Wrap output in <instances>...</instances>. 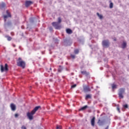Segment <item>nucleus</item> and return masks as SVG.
<instances>
[{
  "label": "nucleus",
  "mask_w": 129,
  "mask_h": 129,
  "mask_svg": "<svg viewBox=\"0 0 129 129\" xmlns=\"http://www.w3.org/2000/svg\"><path fill=\"white\" fill-rule=\"evenodd\" d=\"M114 41L115 42H116V38H114Z\"/></svg>",
  "instance_id": "37"
},
{
  "label": "nucleus",
  "mask_w": 129,
  "mask_h": 129,
  "mask_svg": "<svg viewBox=\"0 0 129 129\" xmlns=\"http://www.w3.org/2000/svg\"><path fill=\"white\" fill-rule=\"evenodd\" d=\"M52 25L56 30H60L61 29V25L58 22H52Z\"/></svg>",
  "instance_id": "5"
},
{
  "label": "nucleus",
  "mask_w": 129,
  "mask_h": 129,
  "mask_svg": "<svg viewBox=\"0 0 129 129\" xmlns=\"http://www.w3.org/2000/svg\"><path fill=\"white\" fill-rule=\"evenodd\" d=\"M35 18H30V22L32 24H33L34 22Z\"/></svg>",
  "instance_id": "22"
},
{
  "label": "nucleus",
  "mask_w": 129,
  "mask_h": 129,
  "mask_svg": "<svg viewBox=\"0 0 129 129\" xmlns=\"http://www.w3.org/2000/svg\"><path fill=\"white\" fill-rule=\"evenodd\" d=\"M31 5H33V2L26 1L25 3V6L26 7V8H28V7L31 6Z\"/></svg>",
  "instance_id": "13"
},
{
  "label": "nucleus",
  "mask_w": 129,
  "mask_h": 129,
  "mask_svg": "<svg viewBox=\"0 0 129 129\" xmlns=\"http://www.w3.org/2000/svg\"><path fill=\"white\" fill-rule=\"evenodd\" d=\"M102 45L103 47H104L105 48H108V47H109V45H110L109 40L108 39L103 40L102 42Z\"/></svg>",
  "instance_id": "3"
},
{
  "label": "nucleus",
  "mask_w": 129,
  "mask_h": 129,
  "mask_svg": "<svg viewBox=\"0 0 129 129\" xmlns=\"http://www.w3.org/2000/svg\"><path fill=\"white\" fill-rule=\"evenodd\" d=\"M13 47H16V45L14 44Z\"/></svg>",
  "instance_id": "40"
},
{
  "label": "nucleus",
  "mask_w": 129,
  "mask_h": 129,
  "mask_svg": "<svg viewBox=\"0 0 129 129\" xmlns=\"http://www.w3.org/2000/svg\"><path fill=\"white\" fill-rule=\"evenodd\" d=\"M49 70H52V68H50V69H49Z\"/></svg>",
  "instance_id": "41"
},
{
  "label": "nucleus",
  "mask_w": 129,
  "mask_h": 129,
  "mask_svg": "<svg viewBox=\"0 0 129 129\" xmlns=\"http://www.w3.org/2000/svg\"><path fill=\"white\" fill-rule=\"evenodd\" d=\"M124 108H128V105L127 104L123 105Z\"/></svg>",
  "instance_id": "29"
},
{
  "label": "nucleus",
  "mask_w": 129,
  "mask_h": 129,
  "mask_svg": "<svg viewBox=\"0 0 129 129\" xmlns=\"http://www.w3.org/2000/svg\"><path fill=\"white\" fill-rule=\"evenodd\" d=\"M110 9H112L113 8V3H110L109 5Z\"/></svg>",
  "instance_id": "26"
},
{
  "label": "nucleus",
  "mask_w": 129,
  "mask_h": 129,
  "mask_svg": "<svg viewBox=\"0 0 129 129\" xmlns=\"http://www.w3.org/2000/svg\"><path fill=\"white\" fill-rule=\"evenodd\" d=\"M64 43L66 46H70V44H71V41H70V39H64Z\"/></svg>",
  "instance_id": "10"
},
{
  "label": "nucleus",
  "mask_w": 129,
  "mask_h": 129,
  "mask_svg": "<svg viewBox=\"0 0 129 129\" xmlns=\"http://www.w3.org/2000/svg\"><path fill=\"white\" fill-rule=\"evenodd\" d=\"M97 16H98V17L99 18V19L100 20H102V19H103V16H102V15L99 14V13H97Z\"/></svg>",
  "instance_id": "19"
},
{
  "label": "nucleus",
  "mask_w": 129,
  "mask_h": 129,
  "mask_svg": "<svg viewBox=\"0 0 129 129\" xmlns=\"http://www.w3.org/2000/svg\"><path fill=\"white\" fill-rule=\"evenodd\" d=\"M76 86H77V85L74 84L71 86V88H75V87H76Z\"/></svg>",
  "instance_id": "30"
},
{
  "label": "nucleus",
  "mask_w": 129,
  "mask_h": 129,
  "mask_svg": "<svg viewBox=\"0 0 129 129\" xmlns=\"http://www.w3.org/2000/svg\"><path fill=\"white\" fill-rule=\"evenodd\" d=\"M39 108H41L40 106H37L35 107L31 111L28 112L26 114L27 116V118L29 119V120H33L34 119V114L36 113V112L39 109Z\"/></svg>",
  "instance_id": "1"
},
{
  "label": "nucleus",
  "mask_w": 129,
  "mask_h": 129,
  "mask_svg": "<svg viewBox=\"0 0 129 129\" xmlns=\"http://www.w3.org/2000/svg\"><path fill=\"white\" fill-rule=\"evenodd\" d=\"M89 98H91V95L89 94L87 95L86 96V99H88Z\"/></svg>",
  "instance_id": "24"
},
{
  "label": "nucleus",
  "mask_w": 129,
  "mask_h": 129,
  "mask_svg": "<svg viewBox=\"0 0 129 129\" xmlns=\"http://www.w3.org/2000/svg\"><path fill=\"white\" fill-rule=\"evenodd\" d=\"M12 21H8L7 23L5 22V23L4 24V28L5 29H8V28H9V27H12Z\"/></svg>",
  "instance_id": "8"
},
{
  "label": "nucleus",
  "mask_w": 129,
  "mask_h": 129,
  "mask_svg": "<svg viewBox=\"0 0 129 129\" xmlns=\"http://www.w3.org/2000/svg\"><path fill=\"white\" fill-rule=\"evenodd\" d=\"M117 110L118 111H119V108H117Z\"/></svg>",
  "instance_id": "38"
},
{
  "label": "nucleus",
  "mask_w": 129,
  "mask_h": 129,
  "mask_svg": "<svg viewBox=\"0 0 129 129\" xmlns=\"http://www.w3.org/2000/svg\"><path fill=\"white\" fill-rule=\"evenodd\" d=\"M62 70H63V67H62L61 66H59L58 69V72H62Z\"/></svg>",
  "instance_id": "21"
},
{
  "label": "nucleus",
  "mask_w": 129,
  "mask_h": 129,
  "mask_svg": "<svg viewBox=\"0 0 129 129\" xmlns=\"http://www.w3.org/2000/svg\"><path fill=\"white\" fill-rule=\"evenodd\" d=\"M95 123V117H93L91 120V125H92V126H94Z\"/></svg>",
  "instance_id": "14"
},
{
  "label": "nucleus",
  "mask_w": 129,
  "mask_h": 129,
  "mask_svg": "<svg viewBox=\"0 0 129 129\" xmlns=\"http://www.w3.org/2000/svg\"><path fill=\"white\" fill-rule=\"evenodd\" d=\"M49 30L50 31V32H52V31H53V28L49 27Z\"/></svg>",
  "instance_id": "35"
},
{
  "label": "nucleus",
  "mask_w": 129,
  "mask_h": 129,
  "mask_svg": "<svg viewBox=\"0 0 129 129\" xmlns=\"http://www.w3.org/2000/svg\"><path fill=\"white\" fill-rule=\"evenodd\" d=\"M10 107L13 111H15L17 108L16 105H15L14 103L11 104Z\"/></svg>",
  "instance_id": "12"
},
{
  "label": "nucleus",
  "mask_w": 129,
  "mask_h": 129,
  "mask_svg": "<svg viewBox=\"0 0 129 129\" xmlns=\"http://www.w3.org/2000/svg\"><path fill=\"white\" fill-rule=\"evenodd\" d=\"M6 13L7 14V15H5L4 16V18L5 19V22L6 23V22H7V19H8V18H12V15H11V14L9 13V10H7L6 11Z\"/></svg>",
  "instance_id": "9"
},
{
  "label": "nucleus",
  "mask_w": 129,
  "mask_h": 129,
  "mask_svg": "<svg viewBox=\"0 0 129 129\" xmlns=\"http://www.w3.org/2000/svg\"><path fill=\"white\" fill-rule=\"evenodd\" d=\"M61 127L60 126H58V125L56 126V129H61Z\"/></svg>",
  "instance_id": "33"
},
{
  "label": "nucleus",
  "mask_w": 129,
  "mask_h": 129,
  "mask_svg": "<svg viewBox=\"0 0 129 129\" xmlns=\"http://www.w3.org/2000/svg\"><path fill=\"white\" fill-rule=\"evenodd\" d=\"M55 43H57V42H58V39H55Z\"/></svg>",
  "instance_id": "36"
},
{
  "label": "nucleus",
  "mask_w": 129,
  "mask_h": 129,
  "mask_svg": "<svg viewBox=\"0 0 129 129\" xmlns=\"http://www.w3.org/2000/svg\"><path fill=\"white\" fill-rule=\"evenodd\" d=\"M61 22H62V19H61V17H58L57 23H58V24H60Z\"/></svg>",
  "instance_id": "25"
},
{
  "label": "nucleus",
  "mask_w": 129,
  "mask_h": 129,
  "mask_svg": "<svg viewBox=\"0 0 129 129\" xmlns=\"http://www.w3.org/2000/svg\"><path fill=\"white\" fill-rule=\"evenodd\" d=\"M15 117L16 118H17V117H19V114L16 113V114H15Z\"/></svg>",
  "instance_id": "31"
},
{
  "label": "nucleus",
  "mask_w": 129,
  "mask_h": 129,
  "mask_svg": "<svg viewBox=\"0 0 129 129\" xmlns=\"http://www.w3.org/2000/svg\"><path fill=\"white\" fill-rule=\"evenodd\" d=\"M108 125L105 129H108Z\"/></svg>",
  "instance_id": "39"
},
{
  "label": "nucleus",
  "mask_w": 129,
  "mask_h": 129,
  "mask_svg": "<svg viewBox=\"0 0 129 129\" xmlns=\"http://www.w3.org/2000/svg\"><path fill=\"white\" fill-rule=\"evenodd\" d=\"M125 90V89L123 88L119 89L118 93L119 98H123V95L122 94H124Z\"/></svg>",
  "instance_id": "4"
},
{
  "label": "nucleus",
  "mask_w": 129,
  "mask_h": 129,
  "mask_svg": "<svg viewBox=\"0 0 129 129\" xmlns=\"http://www.w3.org/2000/svg\"><path fill=\"white\" fill-rule=\"evenodd\" d=\"M6 7V4H5L4 3H2V4L1 5V8H2V9H4V8Z\"/></svg>",
  "instance_id": "23"
},
{
  "label": "nucleus",
  "mask_w": 129,
  "mask_h": 129,
  "mask_svg": "<svg viewBox=\"0 0 129 129\" xmlns=\"http://www.w3.org/2000/svg\"><path fill=\"white\" fill-rule=\"evenodd\" d=\"M1 72H4V71H9V66L8 63L5 64V67L3 65L1 66Z\"/></svg>",
  "instance_id": "6"
},
{
  "label": "nucleus",
  "mask_w": 129,
  "mask_h": 129,
  "mask_svg": "<svg viewBox=\"0 0 129 129\" xmlns=\"http://www.w3.org/2000/svg\"><path fill=\"white\" fill-rule=\"evenodd\" d=\"M21 128L22 129H27V127H26V126H22Z\"/></svg>",
  "instance_id": "34"
},
{
  "label": "nucleus",
  "mask_w": 129,
  "mask_h": 129,
  "mask_svg": "<svg viewBox=\"0 0 129 129\" xmlns=\"http://www.w3.org/2000/svg\"><path fill=\"white\" fill-rule=\"evenodd\" d=\"M71 57L73 58V59H75V55L73 54H71Z\"/></svg>",
  "instance_id": "32"
},
{
  "label": "nucleus",
  "mask_w": 129,
  "mask_h": 129,
  "mask_svg": "<svg viewBox=\"0 0 129 129\" xmlns=\"http://www.w3.org/2000/svg\"><path fill=\"white\" fill-rule=\"evenodd\" d=\"M6 37L9 41H11L12 40V37H11V36H6Z\"/></svg>",
  "instance_id": "27"
},
{
  "label": "nucleus",
  "mask_w": 129,
  "mask_h": 129,
  "mask_svg": "<svg viewBox=\"0 0 129 129\" xmlns=\"http://www.w3.org/2000/svg\"><path fill=\"white\" fill-rule=\"evenodd\" d=\"M66 32L67 33V34H69V35L72 34V33H73V31H72V30L68 28L66 29Z\"/></svg>",
  "instance_id": "15"
},
{
  "label": "nucleus",
  "mask_w": 129,
  "mask_h": 129,
  "mask_svg": "<svg viewBox=\"0 0 129 129\" xmlns=\"http://www.w3.org/2000/svg\"><path fill=\"white\" fill-rule=\"evenodd\" d=\"M128 59H129V55H128Z\"/></svg>",
  "instance_id": "43"
},
{
  "label": "nucleus",
  "mask_w": 129,
  "mask_h": 129,
  "mask_svg": "<svg viewBox=\"0 0 129 129\" xmlns=\"http://www.w3.org/2000/svg\"><path fill=\"white\" fill-rule=\"evenodd\" d=\"M97 123L99 125H103L104 123H105V118H101L98 120Z\"/></svg>",
  "instance_id": "7"
},
{
  "label": "nucleus",
  "mask_w": 129,
  "mask_h": 129,
  "mask_svg": "<svg viewBox=\"0 0 129 129\" xmlns=\"http://www.w3.org/2000/svg\"><path fill=\"white\" fill-rule=\"evenodd\" d=\"M81 73L82 74H83L84 75H86V76H88V75H89V73H87L86 71H82Z\"/></svg>",
  "instance_id": "18"
},
{
  "label": "nucleus",
  "mask_w": 129,
  "mask_h": 129,
  "mask_svg": "<svg viewBox=\"0 0 129 129\" xmlns=\"http://www.w3.org/2000/svg\"><path fill=\"white\" fill-rule=\"evenodd\" d=\"M66 70H67V71H68V69H66Z\"/></svg>",
  "instance_id": "42"
},
{
  "label": "nucleus",
  "mask_w": 129,
  "mask_h": 129,
  "mask_svg": "<svg viewBox=\"0 0 129 129\" xmlns=\"http://www.w3.org/2000/svg\"><path fill=\"white\" fill-rule=\"evenodd\" d=\"M111 86H112V89L113 90H114V89H116V88H117V86L114 84H112L111 85Z\"/></svg>",
  "instance_id": "17"
},
{
  "label": "nucleus",
  "mask_w": 129,
  "mask_h": 129,
  "mask_svg": "<svg viewBox=\"0 0 129 129\" xmlns=\"http://www.w3.org/2000/svg\"><path fill=\"white\" fill-rule=\"evenodd\" d=\"M75 54H78L79 53V50L78 49H76L74 51Z\"/></svg>",
  "instance_id": "28"
},
{
  "label": "nucleus",
  "mask_w": 129,
  "mask_h": 129,
  "mask_svg": "<svg viewBox=\"0 0 129 129\" xmlns=\"http://www.w3.org/2000/svg\"><path fill=\"white\" fill-rule=\"evenodd\" d=\"M17 65L19 67H22L24 69L26 67V62L22 60V58L19 57L17 60Z\"/></svg>",
  "instance_id": "2"
},
{
  "label": "nucleus",
  "mask_w": 129,
  "mask_h": 129,
  "mask_svg": "<svg viewBox=\"0 0 129 129\" xmlns=\"http://www.w3.org/2000/svg\"><path fill=\"white\" fill-rule=\"evenodd\" d=\"M126 47V42L125 41H123L122 44V49H124V48Z\"/></svg>",
  "instance_id": "16"
},
{
  "label": "nucleus",
  "mask_w": 129,
  "mask_h": 129,
  "mask_svg": "<svg viewBox=\"0 0 129 129\" xmlns=\"http://www.w3.org/2000/svg\"><path fill=\"white\" fill-rule=\"evenodd\" d=\"M69 129H71V127H69Z\"/></svg>",
  "instance_id": "44"
},
{
  "label": "nucleus",
  "mask_w": 129,
  "mask_h": 129,
  "mask_svg": "<svg viewBox=\"0 0 129 129\" xmlns=\"http://www.w3.org/2000/svg\"><path fill=\"white\" fill-rule=\"evenodd\" d=\"M88 107V106L86 105L83 107H82L81 109H79V110H85V109H86V108H87Z\"/></svg>",
  "instance_id": "20"
},
{
  "label": "nucleus",
  "mask_w": 129,
  "mask_h": 129,
  "mask_svg": "<svg viewBox=\"0 0 129 129\" xmlns=\"http://www.w3.org/2000/svg\"><path fill=\"white\" fill-rule=\"evenodd\" d=\"M83 88L84 92H89V91H91L90 88H89L88 86H84Z\"/></svg>",
  "instance_id": "11"
}]
</instances>
